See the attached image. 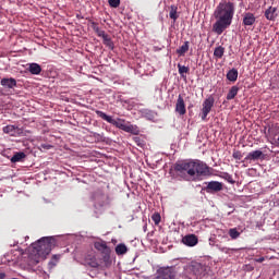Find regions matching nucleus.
Listing matches in <instances>:
<instances>
[{
	"mask_svg": "<svg viewBox=\"0 0 279 279\" xmlns=\"http://www.w3.org/2000/svg\"><path fill=\"white\" fill-rule=\"evenodd\" d=\"M175 170L189 182L203 181V177L210 173L207 163L201 160H178Z\"/></svg>",
	"mask_w": 279,
	"mask_h": 279,
	"instance_id": "f257e3e1",
	"label": "nucleus"
},
{
	"mask_svg": "<svg viewBox=\"0 0 279 279\" xmlns=\"http://www.w3.org/2000/svg\"><path fill=\"white\" fill-rule=\"evenodd\" d=\"M235 4L233 1L221 0L215 9L214 16L216 22L213 24V31L216 34H223L233 22Z\"/></svg>",
	"mask_w": 279,
	"mask_h": 279,
	"instance_id": "f03ea898",
	"label": "nucleus"
},
{
	"mask_svg": "<svg viewBox=\"0 0 279 279\" xmlns=\"http://www.w3.org/2000/svg\"><path fill=\"white\" fill-rule=\"evenodd\" d=\"M96 114H97L98 118L105 120L109 124L116 125V128L119 129V130H123L124 132L133 134V135H138L140 134L138 126L131 125V124H125V120L116 121V120L112 119L111 116H107L101 110H96Z\"/></svg>",
	"mask_w": 279,
	"mask_h": 279,
	"instance_id": "7ed1b4c3",
	"label": "nucleus"
},
{
	"mask_svg": "<svg viewBox=\"0 0 279 279\" xmlns=\"http://www.w3.org/2000/svg\"><path fill=\"white\" fill-rule=\"evenodd\" d=\"M54 238H41L35 243H32V248L36 252L39 257L46 258L54 248Z\"/></svg>",
	"mask_w": 279,
	"mask_h": 279,
	"instance_id": "20e7f679",
	"label": "nucleus"
},
{
	"mask_svg": "<svg viewBox=\"0 0 279 279\" xmlns=\"http://www.w3.org/2000/svg\"><path fill=\"white\" fill-rule=\"evenodd\" d=\"M214 104H215L214 96H208V98H206L203 101L202 120H206L207 119L208 114L210 113L211 109L214 108Z\"/></svg>",
	"mask_w": 279,
	"mask_h": 279,
	"instance_id": "39448f33",
	"label": "nucleus"
},
{
	"mask_svg": "<svg viewBox=\"0 0 279 279\" xmlns=\"http://www.w3.org/2000/svg\"><path fill=\"white\" fill-rule=\"evenodd\" d=\"M190 270L196 278H201L202 276L206 275V266L202 263H197L196 260H193L190 266Z\"/></svg>",
	"mask_w": 279,
	"mask_h": 279,
	"instance_id": "423d86ee",
	"label": "nucleus"
},
{
	"mask_svg": "<svg viewBox=\"0 0 279 279\" xmlns=\"http://www.w3.org/2000/svg\"><path fill=\"white\" fill-rule=\"evenodd\" d=\"M154 279H174V268H161L160 270H158V275Z\"/></svg>",
	"mask_w": 279,
	"mask_h": 279,
	"instance_id": "0eeeda50",
	"label": "nucleus"
},
{
	"mask_svg": "<svg viewBox=\"0 0 279 279\" xmlns=\"http://www.w3.org/2000/svg\"><path fill=\"white\" fill-rule=\"evenodd\" d=\"M94 247L97 252L105 254V257H109V255H111V248L108 247L106 241L95 242Z\"/></svg>",
	"mask_w": 279,
	"mask_h": 279,
	"instance_id": "6e6552de",
	"label": "nucleus"
},
{
	"mask_svg": "<svg viewBox=\"0 0 279 279\" xmlns=\"http://www.w3.org/2000/svg\"><path fill=\"white\" fill-rule=\"evenodd\" d=\"M256 20L257 19L253 12H244L242 24L244 27H252V25H255Z\"/></svg>",
	"mask_w": 279,
	"mask_h": 279,
	"instance_id": "1a4fd4ad",
	"label": "nucleus"
},
{
	"mask_svg": "<svg viewBox=\"0 0 279 279\" xmlns=\"http://www.w3.org/2000/svg\"><path fill=\"white\" fill-rule=\"evenodd\" d=\"M221 190H223V184L219 181H210L206 187L207 193L221 192Z\"/></svg>",
	"mask_w": 279,
	"mask_h": 279,
	"instance_id": "9d476101",
	"label": "nucleus"
},
{
	"mask_svg": "<svg viewBox=\"0 0 279 279\" xmlns=\"http://www.w3.org/2000/svg\"><path fill=\"white\" fill-rule=\"evenodd\" d=\"M182 243L186 246H196L199 243V239L194 233H190L182 239Z\"/></svg>",
	"mask_w": 279,
	"mask_h": 279,
	"instance_id": "9b49d317",
	"label": "nucleus"
},
{
	"mask_svg": "<svg viewBox=\"0 0 279 279\" xmlns=\"http://www.w3.org/2000/svg\"><path fill=\"white\" fill-rule=\"evenodd\" d=\"M259 159H265V155L260 149H256L255 151H251L246 155L244 160H259Z\"/></svg>",
	"mask_w": 279,
	"mask_h": 279,
	"instance_id": "f8f14e48",
	"label": "nucleus"
},
{
	"mask_svg": "<svg viewBox=\"0 0 279 279\" xmlns=\"http://www.w3.org/2000/svg\"><path fill=\"white\" fill-rule=\"evenodd\" d=\"M277 11H278L277 7H268V9H266L265 11L266 20L270 22H275L276 17L278 16Z\"/></svg>",
	"mask_w": 279,
	"mask_h": 279,
	"instance_id": "ddd939ff",
	"label": "nucleus"
},
{
	"mask_svg": "<svg viewBox=\"0 0 279 279\" xmlns=\"http://www.w3.org/2000/svg\"><path fill=\"white\" fill-rule=\"evenodd\" d=\"M0 84L2 85V87L7 88V89H14V87L16 86V81L13 77L10 78H2Z\"/></svg>",
	"mask_w": 279,
	"mask_h": 279,
	"instance_id": "4468645a",
	"label": "nucleus"
},
{
	"mask_svg": "<svg viewBox=\"0 0 279 279\" xmlns=\"http://www.w3.org/2000/svg\"><path fill=\"white\" fill-rule=\"evenodd\" d=\"M94 199H95V202H97L100 206H105L106 201L108 199V196L106 195L105 192L98 191V192H95Z\"/></svg>",
	"mask_w": 279,
	"mask_h": 279,
	"instance_id": "2eb2a0df",
	"label": "nucleus"
},
{
	"mask_svg": "<svg viewBox=\"0 0 279 279\" xmlns=\"http://www.w3.org/2000/svg\"><path fill=\"white\" fill-rule=\"evenodd\" d=\"M177 112L180 114H185L186 113V106L184 104V100L181 95L178 96V101H177Z\"/></svg>",
	"mask_w": 279,
	"mask_h": 279,
	"instance_id": "dca6fc26",
	"label": "nucleus"
},
{
	"mask_svg": "<svg viewBox=\"0 0 279 279\" xmlns=\"http://www.w3.org/2000/svg\"><path fill=\"white\" fill-rule=\"evenodd\" d=\"M85 264H87V266L94 269L99 267L98 259L92 255H88L87 257H85Z\"/></svg>",
	"mask_w": 279,
	"mask_h": 279,
	"instance_id": "f3484780",
	"label": "nucleus"
},
{
	"mask_svg": "<svg viewBox=\"0 0 279 279\" xmlns=\"http://www.w3.org/2000/svg\"><path fill=\"white\" fill-rule=\"evenodd\" d=\"M90 27L92 29H94V32L96 33V35L100 38H104L106 36H108V34H106V31H101L99 27V24L96 22H92L90 23Z\"/></svg>",
	"mask_w": 279,
	"mask_h": 279,
	"instance_id": "a211bd4d",
	"label": "nucleus"
},
{
	"mask_svg": "<svg viewBox=\"0 0 279 279\" xmlns=\"http://www.w3.org/2000/svg\"><path fill=\"white\" fill-rule=\"evenodd\" d=\"M179 73L181 75V78H183L185 82L187 80V74H190L191 69L186 65H181V63H178Z\"/></svg>",
	"mask_w": 279,
	"mask_h": 279,
	"instance_id": "6ab92c4d",
	"label": "nucleus"
},
{
	"mask_svg": "<svg viewBox=\"0 0 279 279\" xmlns=\"http://www.w3.org/2000/svg\"><path fill=\"white\" fill-rule=\"evenodd\" d=\"M238 76H239V71L238 69L233 68V69H230L227 73V78L230 81V82H236L238 80Z\"/></svg>",
	"mask_w": 279,
	"mask_h": 279,
	"instance_id": "aec40b11",
	"label": "nucleus"
},
{
	"mask_svg": "<svg viewBox=\"0 0 279 279\" xmlns=\"http://www.w3.org/2000/svg\"><path fill=\"white\" fill-rule=\"evenodd\" d=\"M101 38H102V44H104V46H105V47H108L111 51H113V50H114V44H113V41H112V38L109 37V35L104 36V37H101Z\"/></svg>",
	"mask_w": 279,
	"mask_h": 279,
	"instance_id": "412c9836",
	"label": "nucleus"
},
{
	"mask_svg": "<svg viewBox=\"0 0 279 279\" xmlns=\"http://www.w3.org/2000/svg\"><path fill=\"white\" fill-rule=\"evenodd\" d=\"M28 72L34 75H38L41 73V66L37 63H32L28 66Z\"/></svg>",
	"mask_w": 279,
	"mask_h": 279,
	"instance_id": "4be33fe9",
	"label": "nucleus"
},
{
	"mask_svg": "<svg viewBox=\"0 0 279 279\" xmlns=\"http://www.w3.org/2000/svg\"><path fill=\"white\" fill-rule=\"evenodd\" d=\"M60 258H61V254H54L53 257H51L50 262L48 263V268L51 270L56 266H58Z\"/></svg>",
	"mask_w": 279,
	"mask_h": 279,
	"instance_id": "5701e85b",
	"label": "nucleus"
},
{
	"mask_svg": "<svg viewBox=\"0 0 279 279\" xmlns=\"http://www.w3.org/2000/svg\"><path fill=\"white\" fill-rule=\"evenodd\" d=\"M128 253V247L124 243H120L116 246V254L118 256L125 255Z\"/></svg>",
	"mask_w": 279,
	"mask_h": 279,
	"instance_id": "b1692460",
	"label": "nucleus"
},
{
	"mask_svg": "<svg viewBox=\"0 0 279 279\" xmlns=\"http://www.w3.org/2000/svg\"><path fill=\"white\" fill-rule=\"evenodd\" d=\"M238 93H239V87H238V85H233V86L231 87V89H229V93H228V95H227V100H233V98L236 97Z\"/></svg>",
	"mask_w": 279,
	"mask_h": 279,
	"instance_id": "393cba45",
	"label": "nucleus"
},
{
	"mask_svg": "<svg viewBox=\"0 0 279 279\" xmlns=\"http://www.w3.org/2000/svg\"><path fill=\"white\" fill-rule=\"evenodd\" d=\"M225 51H226L225 47L222 45H219L214 50V57L221 59L223 58Z\"/></svg>",
	"mask_w": 279,
	"mask_h": 279,
	"instance_id": "a878e982",
	"label": "nucleus"
},
{
	"mask_svg": "<svg viewBox=\"0 0 279 279\" xmlns=\"http://www.w3.org/2000/svg\"><path fill=\"white\" fill-rule=\"evenodd\" d=\"M190 49V41H184L183 45H181L180 49L177 50L178 54L180 57H183Z\"/></svg>",
	"mask_w": 279,
	"mask_h": 279,
	"instance_id": "bb28decb",
	"label": "nucleus"
},
{
	"mask_svg": "<svg viewBox=\"0 0 279 279\" xmlns=\"http://www.w3.org/2000/svg\"><path fill=\"white\" fill-rule=\"evenodd\" d=\"M25 158H26L25 153H17L11 158V162H21Z\"/></svg>",
	"mask_w": 279,
	"mask_h": 279,
	"instance_id": "cd10ccee",
	"label": "nucleus"
},
{
	"mask_svg": "<svg viewBox=\"0 0 279 279\" xmlns=\"http://www.w3.org/2000/svg\"><path fill=\"white\" fill-rule=\"evenodd\" d=\"M241 235V231L238 230V228H230L229 229V236L231 239H238Z\"/></svg>",
	"mask_w": 279,
	"mask_h": 279,
	"instance_id": "c85d7f7f",
	"label": "nucleus"
},
{
	"mask_svg": "<svg viewBox=\"0 0 279 279\" xmlns=\"http://www.w3.org/2000/svg\"><path fill=\"white\" fill-rule=\"evenodd\" d=\"M16 128L14 125L3 126L2 131L4 134L14 135Z\"/></svg>",
	"mask_w": 279,
	"mask_h": 279,
	"instance_id": "c756f323",
	"label": "nucleus"
},
{
	"mask_svg": "<svg viewBox=\"0 0 279 279\" xmlns=\"http://www.w3.org/2000/svg\"><path fill=\"white\" fill-rule=\"evenodd\" d=\"M151 219H153V221H154V223H155L156 226H159V223H160V221H161V216H160L159 213H155V214L153 215Z\"/></svg>",
	"mask_w": 279,
	"mask_h": 279,
	"instance_id": "7c9ffc66",
	"label": "nucleus"
},
{
	"mask_svg": "<svg viewBox=\"0 0 279 279\" xmlns=\"http://www.w3.org/2000/svg\"><path fill=\"white\" fill-rule=\"evenodd\" d=\"M108 3L110 5V8H119L121 1L120 0H108Z\"/></svg>",
	"mask_w": 279,
	"mask_h": 279,
	"instance_id": "2f4dec72",
	"label": "nucleus"
},
{
	"mask_svg": "<svg viewBox=\"0 0 279 279\" xmlns=\"http://www.w3.org/2000/svg\"><path fill=\"white\" fill-rule=\"evenodd\" d=\"M233 159L241 160L243 159V153L239 150L233 151Z\"/></svg>",
	"mask_w": 279,
	"mask_h": 279,
	"instance_id": "473e14b6",
	"label": "nucleus"
},
{
	"mask_svg": "<svg viewBox=\"0 0 279 279\" xmlns=\"http://www.w3.org/2000/svg\"><path fill=\"white\" fill-rule=\"evenodd\" d=\"M169 16L171 20H173V23H174L175 22V11L173 9V5H171V11H170Z\"/></svg>",
	"mask_w": 279,
	"mask_h": 279,
	"instance_id": "72a5a7b5",
	"label": "nucleus"
},
{
	"mask_svg": "<svg viewBox=\"0 0 279 279\" xmlns=\"http://www.w3.org/2000/svg\"><path fill=\"white\" fill-rule=\"evenodd\" d=\"M225 179H227V181L231 182L232 184L234 183L233 177L230 173H225Z\"/></svg>",
	"mask_w": 279,
	"mask_h": 279,
	"instance_id": "f704fd0d",
	"label": "nucleus"
},
{
	"mask_svg": "<svg viewBox=\"0 0 279 279\" xmlns=\"http://www.w3.org/2000/svg\"><path fill=\"white\" fill-rule=\"evenodd\" d=\"M134 142L136 143L137 146H140V147L143 146L141 137H134Z\"/></svg>",
	"mask_w": 279,
	"mask_h": 279,
	"instance_id": "c9c22d12",
	"label": "nucleus"
},
{
	"mask_svg": "<svg viewBox=\"0 0 279 279\" xmlns=\"http://www.w3.org/2000/svg\"><path fill=\"white\" fill-rule=\"evenodd\" d=\"M221 252H225V254H229L230 252V248H227V247H222V248H219Z\"/></svg>",
	"mask_w": 279,
	"mask_h": 279,
	"instance_id": "e433bc0d",
	"label": "nucleus"
},
{
	"mask_svg": "<svg viewBox=\"0 0 279 279\" xmlns=\"http://www.w3.org/2000/svg\"><path fill=\"white\" fill-rule=\"evenodd\" d=\"M7 278V274L5 272H0V279H5Z\"/></svg>",
	"mask_w": 279,
	"mask_h": 279,
	"instance_id": "4c0bfd02",
	"label": "nucleus"
},
{
	"mask_svg": "<svg viewBox=\"0 0 279 279\" xmlns=\"http://www.w3.org/2000/svg\"><path fill=\"white\" fill-rule=\"evenodd\" d=\"M173 172H174V170H173V168H171V169H170V171H169L170 175H172V177H173V175H174V173H173Z\"/></svg>",
	"mask_w": 279,
	"mask_h": 279,
	"instance_id": "58836bf2",
	"label": "nucleus"
},
{
	"mask_svg": "<svg viewBox=\"0 0 279 279\" xmlns=\"http://www.w3.org/2000/svg\"><path fill=\"white\" fill-rule=\"evenodd\" d=\"M263 260H265L264 257H260V258L258 259L259 263H263Z\"/></svg>",
	"mask_w": 279,
	"mask_h": 279,
	"instance_id": "ea45409f",
	"label": "nucleus"
},
{
	"mask_svg": "<svg viewBox=\"0 0 279 279\" xmlns=\"http://www.w3.org/2000/svg\"><path fill=\"white\" fill-rule=\"evenodd\" d=\"M277 144H278V146H279V135H278V138H277Z\"/></svg>",
	"mask_w": 279,
	"mask_h": 279,
	"instance_id": "a19ab883",
	"label": "nucleus"
},
{
	"mask_svg": "<svg viewBox=\"0 0 279 279\" xmlns=\"http://www.w3.org/2000/svg\"><path fill=\"white\" fill-rule=\"evenodd\" d=\"M25 240L27 241V240H28V236H25Z\"/></svg>",
	"mask_w": 279,
	"mask_h": 279,
	"instance_id": "79ce46f5",
	"label": "nucleus"
},
{
	"mask_svg": "<svg viewBox=\"0 0 279 279\" xmlns=\"http://www.w3.org/2000/svg\"><path fill=\"white\" fill-rule=\"evenodd\" d=\"M11 279H19V278H11Z\"/></svg>",
	"mask_w": 279,
	"mask_h": 279,
	"instance_id": "37998d69",
	"label": "nucleus"
}]
</instances>
